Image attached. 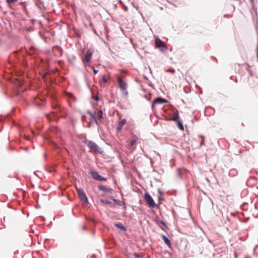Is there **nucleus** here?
<instances>
[{
	"mask_svg": "<svg viewBox=\"0 0 258 258\" xmlns=\"http://www.w3.org/2000/svg\"><path fill=\"white\" fill-rule=\"evenodd\" d=\"M117 81L121 93L124 96H127L128 94V92L127 91V83L122 80V79L119 77L117 78Z\"/></svg>",
	"mask_w": 258,
	"mask_h": 258,
	"instance_id": "obj_1",
	"label": "nucleus"
},
{
	"mask_svg": "<svg viewBox=\"0 0 258 258\" xmlns=\"http://www.w3.org/2000/svg\"><path fill=\"white\" fill-rule=\"evenodd\" d=\"M86 145L90 149V152H94L95 153L102 154L103 151H101L98 146L94 142L89 141L86 142Z\"/></svg>",
	"mask_w": 258,
	"mask_h": 258,
	"instance_id": "obj_2",
	"label": "nucleus"
},
{
	"mask_svg": "<svg viewBox=\"0 0 258 258\" xmlns=\"http://www.w3.org/2000/svg\"><path fill=\"white\" fill-rule=\"evenodd\" d=\"M144 198L149 207L152 208H155L156 207V204L152 197L148 193L145 194Z\"/></svg>",
	"mask_w": 258,
	"mask_h": 258,
	"instance_id": "obj_3",
	"label": "nucleus"
},
{
	"mask_svg": "<svg viewBox=\"0 0 258 258\" xmlns=\"http://www.w3.org/2000/svg\"><path fill=\"white\" fill-rule=\"evenodd\" d=\"M77 191L80 200L84 203H87L88 198L84 190L82 188H77Z\"/></svg>",
	"mask_w": 258,
	"mask_h": 258,
	"instance_id": "obj_4",
	"label": "nucleus"
},
{
	"mask_svg": "<svg viewBox=\"0 0 258 258\" xmlns=\"http://www.w3.org/2000/svg\"><path fill=\"white\" fill-rule=\"evenodd\" d=\"M155 45L156 46L160 49L162 51H165L167 50V47L165 43L159 38L155 39Z\"/></svg>",
	"mask_w": 258,
	"mask_h": 258,
	"instance_id": "obj_5",
	"label": "nucleus"
},
{
	"mask_svg": "<svg viewBox=\"0 0 258 258\" xmlns=\"http://www.w3.org/2000/svg\"><path fill=\"white\" fill-rule=\"evenodd\" d=\"M90 174L92 176L93 178L98 181H106V179L100 175L98 173L95 171H91Z\"/></svg>",
	"mask_w": 258,
	"mask_h": 258,
	"instance_id": "obj_6",
	"label": "nucleus"
},
{
	"mask_svg": "<svg viewBox=\"0 0 258 258\" xmlns=\"http://www.w3.org/2000/svg\"><path fill=\"white\" fill-rule=\"evenodd\" d=\"M93 53L92 50L89 49L87 50L86 54L85 56L84 59L83 60V62H85V61L86 62H89L90 61V58L91 57V56Z\"/></svg>",
	"mask_w": 258,
	"mask_h": 258,
	"instance_id": "obj_7",
	"label": "nucleus"
},
{
	"mask_svg": "<svg viewBox=\"0 0 258 258\" xmlns=\"http://www.w3.org/2000/svg\"><path fill=\"white\" fill-rule=\"evenodd\" d=\"M167 102V101L166 99L161 97H158L154 100L152 104V108L154 107L155 104H162Z\"/></svg>",
	"mask_w": 258,
	"mask_h": 258,
	"instance_id": "obj_8",
	"label": "nucleus"
},
{
	"mask_svg": "<svg viewBox=\"0 0 258 258\" xmlns=\"http://www.w3.org/2000/svg\"><path fill=\"white\" fill-rule=\"evenodd\" d=\"M98 188L101 191H103L109 194H112L113 192V190L112 188H107L103 185H99Z\"/></svg>",
	"mask_w": 258,
	"mask_h": 258,
	"instance_id": "obj_9",
	"label": "nucleus"
},
{
	"mask_svg": "<svg viewBox=\"0 0 258 258\" xmlns=\"http://www.w3.org/2000/svg\"><path fill=\"white\" fill-rule=\"evenodd\" d=\"M179 118V114L178 112L177 109H176L175 111H174L173 113V116L169 119L170 120H173L174 121H177L178 120Z\"/></svg>",
	"mask_w": 258,
	"mask_h": 258,
	"instance_id": "obj_10",
	"label": "nucleus"
},
{
	"mask_svg": "<svg viewBox=\"0 0 258 258\" xmlns=\"http://www.w3.org/2000/svg\"><path fill=\"white\" fill-rule=\"evenodd\" d=\"M126 123V121L125 119H122L118 124L117 127V130L118 132H120L121 131L122 128V126L124 124H125Z\"/></svg>",
	"mask_w": 258,
	"mask_h": 258,
	"instance_id": "obj_11",
	"label": "nucleus"
},
{
	"mask_svg": "<svg viewBox=\"0 0 258 258\" xmlns=\"http://www.w3.org/2000/svg\"><path fill=\"white\" fill-rule=\"evenodd\" d=\"M157 224L163 230H165L167 226L163 221L160 220H156Z\"/></svg>",
	"mask_w": 258,
	"mask_h": 258,
	"instance_id": "obj_12",
	"label": "nucleus"
},
{
	"mask_svg": "<svg viewBox=\"0 0 258 258\" xmlns=\"http://www.w3.org/2000/svg\"><path fill=\"white\" fill-rule=\"evenodd\" d=\"M162 237V239L164 240V242L165 243V244L168 246L170 247L171 242H170V241L168 239V238L164 235H163Z\"/></svg>",
	"mask_w": 258,
	"mask_h": 258,
	"instance_id": "obj_13",
	"label": "nucleus"
},
{
	"mask_svg": "<svg viewBox=\"0 0 258 258\" xmlns=\"http://www.w3.org/2000/svg\"><path fill=\"white\" fill-rule=\"evenodd\" d=\"M88 113L90 115L91 118V120L95 121L96 124H98L95 114L90 111H88Z\"/></svg>",
	"mask_w": 258,
	"mask_h": 258,
	"instance_id": "obj_14",
	"label": "nucleus"
},
{
	"mask_svg": "<svg viewBox=\"0 0 258 258\" xmlns=\"http://www.w3.org/2000/svg\"><path fill=\"white\" fill-rule=\"evenodd\" d=\"M114 226L123 231L126 230L125 227L122 225V224L120 223H116L114 224Z\"/></svg>",
	"mask_w": 258,
	"mask_h": 258,
	"instance_id": "obj_15",
	"label": "nucleus"
},
{
	"mask_svg": "<svg viewBox=\"0 0 258 258\" xmlns=\"http://www.w3.org/2000/svg\"><path fill=\"white\" fill-rule=\"evenodd\" d=\"M138 140V138H137L135 139H134V140H132V141H131L130 144L128 145L127 148H132V147H133L135 145V144L136 143V142H137Z\"/></svg>",
	"mask_w": 258,
	"mask_h": 258,
	"instance_id": "obj_16",
	"label": "nucleus"
},
{
	"mask_svg": "<svg viewBox=\"0 0 258 258\" xmlns=\"http://www.w3.org/2000/svg\"><path fill=\"white\" fill-rule=\"evenodd\" d=\"M176 123H177V125L178 126V127L181 131H183L184 130V127H183V125L182 123V122L179 121V120H177V121H176Z\"/></svg>",
	"mask_w": 258,
	"mask_h": 258,
	"instance_id": "obj_17",
	"label": "nucleus"
},
{
	"mask_svg": "<svg viewBox=\"0 0 258 258\" xmlns=\"http://www.w3.org/2000/svg\"><path fill=\"white\" fill-rule=\"evenodd\" d=\"M102 80L104 83H107L110 80V77L109 75H103Z\"/></svg>",
	"mask_w": 258,
	"mask_h": 258,
	"instance_id": "obj_18",
	"label": "nucleus"
},
{
	"mask_svg": "<svg viewBox=\"0 0 258 258\" xmlns=\"http://www.w3.org/2000/svg\"><path fill=\"white\" fill-rule=\"evenodd\" d=\"M4 119H11L12 120V122H13V123L14 124V120H13V119L12 118L11 113H9L8 114H7V116H5Z\"/></svg>",
	"mask_w": 258,
	"mask_h": 258,
	"instance_id": "obj_19",
	"label": "nucleus"
},
{
	"mask_svg": "<svg viewBox=\"0 0 258 258\" xmlns=\"http://www.w3.org/2000/svg\"><path fill=\"white\" fill-rule=\"evenodd\" d=\"M103 112H102V110H99L98 111V112L97 113V116L99 118V119H102L103 118Z\"/></svg>",
	"mask_w": 258,
	"mask_h": 258,
	"instance_id": "obj_20",
	"label": "nucleus"
},
{
	"mask_svg": "<svg viewBox=\"0 0 258 258\" xmlns=\"http://www.w3.org/2000/svg\"><path fill=\"white\" fill-rule=\"evenodd\" d=\"M100 202L103 204H106V205H110L111 204V202L110 201H107L106 200H103V199H101L100 200Z\"/></svg>",
	"mask_w": 258,
	"mask_h": 258,
	"instance_id": "obj_21",
	"label": "nucleus"
},
{
	"mask_svg": "<svg viewBox=\"0 0 258 258\" xmlns=\"http://www.w3.org/2000/svg\"><path fill=\"white\" fill-rule=\"evenodd\" d=\"M113 200H114V201L116 203H117V204H118V205H119V206H121V205H124V204L123 203H122V202H120V201H118V200H117L114 199Z\"/></svg>",
	"mask_w": 258,
	"mask_h": 258,
	"instance_id": "obj_22",
	"label": "nucleus"
},
{
	"mask_svg": "<svg viewBox=\"0 0 258 258\" xmlns=\"http://www.w3.org/2000/svg\"><path fill=\"white\" fill-rule=\"evenodd\" d=\"M68 97H69V98L70 99H72V100H74L75 99V97L74 96V95L71 94V93H68L67 94Z\"/></svg>",
	"mask_w": 258,
	"mask_h": 258,
	"instance_id": "obj_23",
	"label": "nucleus"
},
{
	"mask_svg": "<svg viewBox=\"0 0 258 258\" xmlns=\"http://www.w3.org/2000/svg\"><path fill=\"white\" fill-rule=\"evenodd\" d=\"M8 4H10L11 3L16 2V0H7Z\"/></svg>",
	"mask_w": 258,
	"mask_h": 258,
	"instance_id": "obj_24",
	"label": "nucleus"
},
{
	"mask_svg": "<svg viewBox=\"0 0 258 258\" xmlns=\"http://www.w3.org/2000/svg\"><path fill=\"white\" fill-rule=\"evenodd\" d=\"M134 255L135 256V257H136V258H142V256L141 255H140L139 254L135 253L134 254Z\"/></svg>",
	"mask_w": 258,
	"mask_h": 258,
	"instance_id": "obj_25",
	"label": "nucleus"
},
{
	"mask_svg": "<svg viewBox=\"0 0 258 258\" xmlns=\"http://www.w3.org/2000/svg\"><path fill=\"white\" fill-rule=\"evenodd\" d=\"M201 137L203 138V141L201 143L200 146H202L203 145H204V137L203 136H202Z\"/></svg>",
	"mask_w": 258,
	"mask_h": 258,
	"instance_id": "obj_26",
	"label": "nucleus"
},
{
	"mask_svg": "<svg viewBox=\"0 0 258 258\" xmlns=\"http://www.w3.org/2000/svg\"><path fill=\"white\" fill-rule=\"evenodd\" d=\"M93 98H94L96 101H98L99 100V98L98 97H93Z\"/></svg>",
	"mask_w": 258,
	"mask_h": 258,
	"instance_id": "obj_27",
	"label": "nucleus"
},
{
	"mask_svg": "<svg viewBox=\"0 0 258 258\" xmlns=\"http://www.w3.org/2000/svg\"><path fill=\"white\" fill-rule=\"evenodd\" d=\"M98 71L97 70H95V69H94V70H93V72H94V73L95 74H97V73H98Z\"/></svg>",
	"mask_w": 258,
	"mask_h": 258,
	"instance_id": "obj_28",
	"label": "nucleus"
},
{
	"mask_svg": "<svg viewBox=\"0 0 258 258\" xmlns=\"http://www.w3.org/2000/svg\"><path fill=\"white\" fill-rule=\"evenodd\" d=\"M0 121H1V122H3V119H2H2H0Z\"/></svg>",
	"mask_w": 258,
	"mask_h": 258,
	"instance_id": "obj_29",
	"label": "nucleus"
},
{
	"mask_svg": "<svg viewBox=\"0 0 258 258\" xmlns=\"http://www.w3.org/2000/svg\"><path fill=\"white\" fill-rule=\"evenodd\" d=\"M17 205H18V204H20V202H18V201H17Z\"/></svg>",
	"mask_w": 258,
	"mask_h": 258,
	"instance_id": "obj_30",
	"label": "nucleus"
},
{
	"mask_svg": "<svg viewBox=\"0 0 258 258\" xmlns=\"http://www.w3.org/2000/svg\"><path fill=\"white\" fill-rule=\"evenodd\" d=\"M249 1H250V2H252V1H253V0H249Z\"/></svg>",
	"mask_w": 258,
	"mask_h": 258,
	"instance_id": "obj_31",
	"label": "nucleus"
}]
</instances>
